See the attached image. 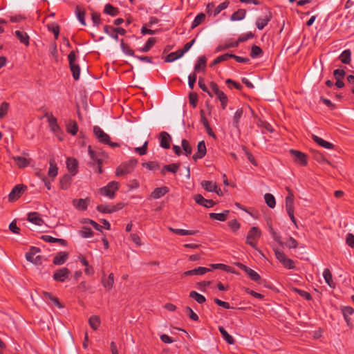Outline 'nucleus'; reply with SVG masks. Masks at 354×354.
Masks as SVG:
<instances>
[{
    "label": "nucleus",
    "instance_id": "f257e3e1",
    "mask_svg": "<svg viewBox=\"0 0 354 354\" xmlns=\"http://www.w3.org/2000/svg\"><path fill=\"white\" fill-rule=\"evenodd\" d=\"M137 162H138L136 159H131L128 162L121 164L117 167L115 175L117 176H120L131 173L133 171Z\"/></svg>",
    "mask_w": 354,
    "mask_h": 354
},
{
    "label": "nucleus",
    "instance_id": "f03ea898",
    "mask_svg": "<svg viewBox=\"0 0 354 354\" xmlns=\"http://www.w3.org/2000/svg\"><path fill=\"white\" fill-rule=\"evenodd\" d=\"M261 236V232L257 227H252L248 232L246 243L253 248H257V242Z\"/></svg>",
    "mask_w": 354,
    "mask_h": 354
},
{
    "label": "nucleus",
    "instance_id": "7ed1b4c3",
    "mask_svg": "<svg viewBox=\"0 0 354 354\" xmlns=\"http://www.w3.org/2000/svg\"><path fill=\"white\" fill-rule=\"evenodd\" d=\"M68 59L69 62V66L71 71L73 74V77L75 80H77L80 78V66L76 63V55L74 50L70 52L68 55Z\"/></svg>",
    "mask_w": 354,
    "mask_h": 354
},
{
    "label": "nucleus",
    "instance_id": "20e7f679",
    "mask_svg": "<svg viewBox=\"0 0 354 354\" xmlns=\"http://www.w3.org/2000/svg\"><path fill=\"white\" fill-rule=\"evenodd\" d=\"M209 86L212 90V93H213L217 97V98L221 102L222 109H225L227 106L228 101L227 95L219 89L218 86L214 82H211L209 84Z\"/></svg>",
    "mask_w": 354,
    "mask_h": 354
},
{
    "label": "nucleus",
    "instance_id": "39448f33",
    "mask_svg": "<svg viewBox=\"0 0 354 354\" xmlns=\"http://www.w3.org/2000/svg\"><path fill=\"white\" fill-rule=\"evenodd\" d=\"M118 189L119 183L116 181H111L106 186L100 188L99 192L100 194L107 196L109 198H113L115 197V193Z\"/></svg>",
    "mask_w": 354,
    "mask_h": 354
},
{
    "label": "nucleus",
    "instance_id": "423d86ee",
    "mask_svg": "<svg viewBox=\"0 0 354 354\" xmlns=\"http://www.w3.org/2000/svg\"><path fill=\"white\" fill-rule=\"evenodd\" d=\"M276 258L282 263L287 269H294L295 265L294 261L288 258L286 254L281 250L276 248L274 250Z\"/></svg>",
    "mask_w": 354,
    "mask_h": 354
},
{
    "label": "nucleus",
    "instance_id": "0eeeda50",
    "mask_svg": "<svg viewBox=\"0 0 354 354\" xmlns=\"http://www.w3.org/2000/svg\"><path fill=\"white\" fill-rule=\"evenodd\" d=\"M290 153L293 157V160L297 164L299 165L300 166L304 167L306 166L308 164L307 160V156L305 153L303 152L295 150V149H290Z\"/></svg>",
    "mask_w": 354,
    "mask_h": 354
},
{
    "label": "nucleus",
    "instance_id": "6e6552de",
    "mask_svg": "<svg viewBox=\"0 0 354 354\" xmlns=\"http://www.w3.org/2000/svg\"><path fill=\"white\" fill-rule=\"evenodd\" d=\"M344 318L350 328L354 326V309L350 306L344 307L342 309Z\"/></svg>",
    "mask_w": 354,
    "mask_h": 354
},
{
    "label": "nucleus",
    "instance_id": "1a4fd4ad",
    "mask_svg": "<svg viewBox=\"0 0 354 354\" xmlns=\"http://www.w3.org/2000/svg\"><path fill=\"white\" fill-rule=\"evenodd\" d=\"M26 189V187L22 185H17L14 187L8 195V201L10 202H14L17 201L19 198H20Z\"/></svg>",
    "mask_w": 354,
    "mask_h": 354
},
{
    "label": "nucleus",
    "instance_id": "9d476101",
    "mask_svg": "<svg viewBox=\"0 0 354 354\" xmlns=\"http://www.w3.org/2000/svg\"><path fill=\"white\" fill-rule=\"evenodd\" d=\"M93 133L99 142L104 144L109 143V136L98 126L93 127Z\"/></svg>",
    "mask_w": 354,
    "mask_h": 354
},
{
    "label": "nucleus",
    "instance_id": "9b49d317",
    "mask_svg": "<svg viewBox=\"0 0 354 354\" xmlns=\"http://www.w3.org/2000/svg\"><path fill=\"white\" fill-rule=\"evenodd\" d=\"M88 153L90 155L92 162L90 163L91 166L95 167V171L98 174L102 173V160L101 159L95 158V152L91 149V147H88Z\"/></svg>",
    "mask_w": 354,
    "mask_h": 354
},
{
    "label": "nucleus",
    "instance_id": "f8f14e48",
    "mask_svg": "<svg viewBox=\"0 0 354 354\" xmlns=\"http://www.w3.org/2000/svg\"><path fill=\"white\" fill-rule=\"evenodd\" d=\"M123 207L122 203H118L115 205H99L97 206V210L102 213L111 214L121 209Z\"/></svg>",
    "mask_w": 354,
    "mask_h": 354
},
{
    "label": "nucleus",
    "instance_id": "ddd939ff",
    "mask_svg": "<svg viewBox=\"0 0 354 354\" xmlns=\"http://www.w3.org/2000/svg\"><path fill=\"white\" fill-rule=\"evenodd\" d=\"M70 270L66 268H63L56 270L53 274V279L57 281L64 282L68 278Z\"/></svg>",
    "mask_w": 354,
    "mask_h": 354
},
{
    "label": "nucleus",
    "instance_id": "4468645a",
    "mask_svg": "<svg viewBox=\"0 0 354 354\" xmlns=\"http://www.w3.org/2000/svg\"><path fill=\"white\" fill-rule=\"evenodd\" d=\"M101 282L103 287L107 290H111L114 284V274L113 273H110L109 276L106 277V274L103 273Z\"/></svg>",
    "mask_w": 354,
    "mask_h": 354
},
{
    "label": "nucleus",
    "instance_id": "2eb2a0df",
    "mask_svg": "<svg viewBox=\"0 0 354 354\" xmlns=\"http://www.w3.org/2000/svg\"><path fill=\"white\" fill-rule=\"evenodd\" d=\"M237 266L241 270H243L252 281H258L259 280H260V275L254 270L241 263H239Z\"/></svg>",
    "mask_w": 354,
    "mask_h": 354
},
{
    "label": "nucleus",
    "instance_id": "dca6fc26",
    "mask_svg": "<svg viewBox=\"0 0 354 354\" xmlns=\"http://www.w3.org/2000/svg\"><path fill=\"white\" fill-rule=\"evenodd\" d=\"M90 201L91 199L88 197L84 199H73L72 201V204L77 209L80 211H84L87 209Z\"/></svg>",
    "mask_w": 354,
    "mask_h": 354
},
{
    "label": "nucleus",
    "instance_id": "f3484780",
    "mask_svg": "<svg viewBox=\"0 0 354 354\" xmlns=\"http://www.w3.org/2000/svg\"><path fill=\"white\" fill-rule=\"evenodd\" d=\"M160 140V146L163 149H169L170 148V142L171 140V138L170 135L166 131L160 132L159 135Z\"/></svg>",
    "mask_w": 354,
    "mask_h": 354
},
{
    "label": "nucleus",
    "instance_id": "a211bd4d",
    "mask_svg": "<svg viewBox=\"0 0 354 354\" xmlns=\"http://www.w3.org/2000/svg\"><path fill=\"white\" fill-rule=\"evenodd\" d=\"M206 152L207 149L205 141H200L197 145V152L193 155L192 158L194 160L203 158L206 155Z\"/></svg>",
    "mask_w": 354,
    "mask_h": 354
},
{
    "label": "nucleus",
    "instance_id": "6ab92c4d",
    "mask_svg": "<svg viewBox=\"0 0 354 354\" xmlns=\"http://www.w3.org/2000/svg\"><path fill=\"white\" fill-rule=\"evenodd\" d=\"M209 271H211L210 268L205 267H198L196 268L184 272L183 276L187 277L192 275H203Z\"/></svg>",
    "mask_w": 354,
    "mask_h": 354
},
{
    "label": "nucleus",
    "instance_id": "aec40b11",
    "mask_svg": "<svg viewBox=\"0 0 354 354\" xmlns=\"http://www.w3.org/2000/svg\"><path fill=\"white\" fill-rule=\"evenodd\" d=\"M66 167L72 176H75L78 172V161L74 158H67Z\"/></svg>",
    "mask_w": 354,
    "mask_h": 354
},
{
    "label": "nucleus",
    "instance_id": "412c9836",
    "mask_svg": "<svg viewBox=\"0 0 354 354\" xmlns=\"http://www.w3.org/2000/svg\"><path fill=\"white\" fill-rule=\"evenodd\" d=\"M194 198L196 203L207 208L212 207L215 205L214 201L205 198L201 194H196Z\"/></svg>",
    "mask_w": 354,
    "mask_h": 354
},
{
    "label": "nucleus",
    "instance_id": "4be33fe9",
    "mask_svg": "<svg viewBox=\"0 0 354 354\" xmlns=\"http://www.w3.org/2000/svg\"><path fill=\"white\" fill-rule=\"evenodd\" d=\"M272 13L269 12L264 17L258 18L256 21L257 28L259 30L263 29L272 19Z\"/></svg>",
    "mask_w": 354,
    "mask_h": 354
},
{
    "label": "nucleus",
    "instance_id": "5701e85b",
    "mask_svg": "<svg viewBox=\"0 0 354 354\" xmlns=\"http://www.w3.org/2000/svg\"><path fill=\"white\" fill-rule=\"evenodd\" d=\"M68 258V253L66 252H58L53 259V263L57 266L63 265Z\"/></svg>",
    "mask_w": 354,
    "mask_h": 354
},
{
    "label": "nucleus",
    "instance_id": "b1692460",
    "mask_svg": "<svg viewBox=\"0 0 354 354\" xmlns=\"http://www.w3.org/2000/svg\"><path fill=\"white\" fill-rule=\"evenodd\" d=\"M169 191V188L166 186L157 187L151 192V196L154 199H158L165 196Z\"/></svg>",
    "mask_w": 354,
    "mask_h": 354
},
{
    "label": "nucleus",
    "instance_id": "393cba45",
    "mask_svg": "<svg viewBox=\"0 0 354 354\" xmlns=\"http://www.w3.org/2000/svg\"><path fill=\"white\" fill-rule=\"evenodd\" d=\"M27 220L32 223L37 225H41L44 223V220L40 216V214L38 212H30L28 214Z\"/></svg>",
    "mask_w": 354,
    "mask_h": 354
},
{
    "label": "nucleus",
    "instance_id": "a878e982",
    "mask_svg": "<svg viewBox=\"0 0 354 354\" xmlns=\"http://www.w3.org/2000/svg\"><path fill=\"white\" fill-rule=\"evenodd\" d=\"M12 158L15 160L19 168L26 167L30 164L31 162L30 159H28L22 156H12Z\"/></svg>",
    "mask_w": 354,
    "mask_h": 354
},
{
    "label": "nucleus",
    "instance_id": "bb28decb",
    "mask_svg": "<svg viewBox=\"0 0 354 354\" xmlns=\"http://www.w3.org/2000/svg\"><path fill=\"white\" fill-rule=\"evenodd\" d=\"M287 192H288V196L286 198V209H294V194L291 189L288 187L286 188Z\"/></svg>",
    "mask_w": 354,
    "mask_h": 354
},
{
    "label": "nucleus",
    "instance_id": "cd10ccee",
    "mask_svg": "<svg viewBox=\"0 0 354 354\" xmlns=\"http://www.w3.org/2000/svg\"><path fill=\"white\" fill-rule=\"evenodd\" d=\"M45 117L48 118V122L51 130L54 132L57 131L59 129V125L56 118H55L52 113H46Z\"/></svg>",
    "mask_w": 354,
    "mask_h": 354
},
{
    "label": "nucleus",
    "instance_id": "c85d7f7f",
    "mask_svg": "<svg viewBox=\"0 0 354 354\" xmlns=\"http://www.w3.org/2000/svg\"><path fill=\"white\" fill-rule=\"evenodd\" d=\"M243 109H239L234 113V115L232 118V125L239 131H240L239 123H240V120L243 116Z\"/></svg>",
    "mask_w": 354,
    "mask_h": 354
},
{
    "label": "nucleus",
    "instance_id": "c756f323",
    "mask_svg": "<svg viewBox=\"0 0 354 354\" xmlns=\"http://www.w3.org/2000/svg\"><path fill=\"white\" fill-rule=\"evenodd\" d=\"M15 35L21 43L24 44L26 46L29 45L30 37L26 32L21 30H16L15 32Z\"/></svg>",
    "mask_w": 354,
    "mask_h": 354
},
{
    "label": "nucleus",
    "instance_id": "7c9ffc66",
    "mask_svg": "<svg viewBox=\"0 0 354 354\" xmlns=\"http://www.w3.org/2000/svg\"><path fill=\"white\" fill-rule=\"evenodd\" d=\"M312 139L317 144H318L319 145H320L321 147H322L324 148L330 149H333L334 147V145L332 143L324 140V139L318 137L316 135H314V134L312 135Z\"/></svg>",
    "mask_w": 354,
    "mask_h": 354
},
{
    "label": "nucleus",
    "instance_id": "2f4dec72",
    "mask_svg": "<svg viewBox=\"0 0 354 354\" xmlns=\"http://www.w3.org/2000/svg\"><path fill=\"white\" fill-rule=\"evenodd\" d=\"M180 167L179 163H172L169 165H165L161 169V174L162 175H165L167 171L171 172L173 174H176Z\"/></svg>",
    "mask_w": 354,
    "mask_h": 354
},
{
    "label": "nucleus",
    "instance_id": "473e14b6",
    "mask_svg": "<svg viewBox=\"0 0 354 354\" xmlns=\"http://www.w3.org/2000/svg\"><path fill=\"white\" fill-rule=\"evenodd\" d=\"M169 230L181 236H187V235H194L196 233H198V230H183V229H176L173 228L171 227H168Z\"/></svg>",
    "mask_w": 354,
    "mask_h": 354
},
{
    "label": "nucleus",
    "instance_id": "72a5a7b5",
    "mask_svg": "<svg viewBox=\"0 0 354 354\" xmlns=\"http://www.w3.org/2000/svg\"><path fill=\"white\" fill-rule=\"evenodd\" d=\"M207 59L205 56H201L198 57L197 62L194 66L195 72H199L200 71H205L206 68Z\"/></svg>",
    "mask_w": 354,
    "mask_h": 354
},
{
    "label": "nucleus",
    "instance_id": "f704fd0d",
    "mask_svg": "<svg viewBox=\"0 0 354 354\" xmlns=\"http://www.w3.org/2000/svg\"><path fill=\"white\" fill-rule=\"evenodd\" d=\"M49 165L50 167L48 171V176L53 179L57 175L58 168L57 167L55 161L53 159L50 160Z\"/></svg>",
    "mask_w": 354,
    "mask_h": 354
},
{
    "label": "nucleus",
    "instance_id": "c9c22d12",
    "mask_svg": "<svg viewBox=\"0 0 354 354\" xmlns=\"http://www.w3.org/2000/svg\"><path fill=\"white\" fill-rule=\"evenodd\" d=\"M75 13L77 19L83 25L86 26V21H85V15L86 12L84 9L82 8L80 6H77L75 8Z\"/></svg>",
    "mask_w": 354,
    "mask_h": 354
},
{
    "label": "nucleus",
    "instance_id": "e433bc0d",
    "mask_svg": "<svg viewBox=\"0 0 354 354\" xmlns=\"http://www.w3.org/2000/svg\"><path fill=\"white\" fill-rule=\"evenodd\" d=\"M229 210H225L222 213H210L209 218L212 219L218 220L220 221H225L227 218V215L229 214Z\"/></svg>",
    "mask_w": 354,
    "mask_h": 354
},
{
    "label": "nucleus",
    "instance_id": "4c0bfd02",
    "mask_svg": "<svg viewBox=\"0 0 354 354\" xmlns=\"http://www.w3.org/2000/svg\"><path fill=\"white\" fill-rule=\"evenodd\" d=\"M66 131L68 133L75 136L78 131V126L75 120H70L66 124Z\"/></svg>",
    "mask_w": 354,
    "mask_h": 354
},
{
    "label": "nucleus",
    "instance_id": "58836bf2",
    "mask_svg": "<svg viewBox=\"0 0 354 354\" xmlns=\"http://www.w3.org/2000/svg\"><path fill=\"white\" fill-rule=\"evenodd\" d=\"M323 276L324 278V280L326 283L330 287L333 288L335 287V283L333 280V276L329 269L326 268L324 270Z\"/></svg>",
    "mask_w": 354,
    "mask_h": 354
},
{
    "label": "nucleus",
    "instance_id": "ea45409f",
    "mask_svg": "<svg viewBox=\"0 0 354 354\" xmlns=\"http://www.w3.org/2000/svg\"><path fill=\"white\" fill-rule=\"evenodd\" d=\"M71 180H72V178L71 177V176H69L68 174L64 175L60 179V181H59L60 188L62 189H67L71 185Z\"/></svg>",
    "mask_w": 354,
    "mask_h": 354
},
{
    "label": "nucleus",
    "instance_id": "a19ab883",
    "mask_svg": "<svg viewBox=\"0 0 354 354\" xmlns=\"http://www.w3.org/2000/svg\"><path fill=\"white\" fill-rule=\"evenodd\" d=\"M104 12L111 16H117L119 14L118 8L113 6L110 3H107L104 6Z\"/></svg>",
    "mask_w": 354,
    "mask_h": 354
},
{
    "label": "nucleus",
    "instance_id": "79ce46f5",
    "mask_svg": "<svg viewBox=\"0 0 354 354\" xmlns=\"http://www.w3.org/2000/svg\"><path fill=\"white\" fill-rule=\"evenodd\" d=\"M201 185L206 191L212 192L216 189V183L210 180H203Z\"/></svg>",
    "mask_w": 354,
    "mask_h": 354
},
{
    "label": "nucleus",
    "instance_id": "37998d69",
    "mask_svg": "<svg viewBox=\"0 0 354 354\" xmlns=\"http://www.w3.org/2000/svg\"><path fill=\"white\" fill-rule=\"evenodd\" d=\"M218 330H219L223 338L228 344H233L234 343V339L232 337V336H231L223 326H219Z\"/></svg>",
    "mask_w": 354,
    "mask_h": 354
},
{
    "label": "nucleus",
    "instance_id": "c03bdc74",
    "mask_svg": "<svg viewBox=\"0 0 354 354\" xmlns=\"http://www.w3.org/2000/svg\"><path fill=\"white\" fill-rule=\"evenodd\" d=\"M246 15V11L244 9H239L237 11L234 12L231 17L230 19L232 21H239L245 18Z\"/></svg>",
    "mask_w": 354,
    "mask_h": 354
},
{
    "label": "nucleus",
    "instance_id": "a18cd8bd",
    "mask_svg": "<svg viewBox=\"0 0 354 354\" xmlns=\"http://www.w3.org/2000/svg\"><path fill=\"white\" fill-rule=\"evenodd\" d=\"M351 53L350 50H344L341 55H339V58L340 61L346 64H348L351 62Z\"/></svg>",
    "mask_w": 354,
    "mask_h": 354
},
{
    "label": "nucleus",
    "instance_id": "49530a36",
    "mask_svg": "<svg viewBox=\"0 0 354 354\" xmlns=\"http://www.w3.org/2000/svg\"><path fill=\"white\" fill-rule=\"evenodd\" d=\"M189 297L192 298L200 304H203L206 301V299L203 295L194 290H192L189 292Z\"/></svg>",
    "mask_w": 354,
    "mask_h": 354
},
{
    "label": "nucleus",
    "instance_id": "de8ad7c7",
    "mask_svg": "<svg viewBox=\"0 0 354 354\" xmlns=\"http://www.w3.org/2000/svg\"><path fill=\"white\" fill-rule=\"evenodd\" d=\"M205 15L203 12L199 13L194 18V19L192 24L191 28L194 29L198 26L201 24L205 21Z\"/></svg>",
    "mask_w": 354,
    "mask_h": 354
},
{
    "label": "nucleus",
    "instance_id": "09e8293b",
    "mask_svg": "<svg viewBox=\"0 0 354 354\" xmlns=\"http://www.w3.org/2000/svg\"><path fill=\"white\" fill-rule=\"evenodd\" d=\"M88 323H89L90 326L93 330H95L99 328V326L100 325V319L97 315H92L88 319Z\"/></svg>",
    "mask_w": 354,
    "mask_h": 354
},
{
    "label": "nucleus",
    "instance_id": "8fccbe9b",
    "mask_svg": "<svg viewBox=\"0 0 354 354\" xmlns=\"http://www.w3.org/2000/svg\"><path fill=\"white\" fill-rule=\"evenodd\" d=\"M264 199L267 205L270 208H274L276 205L275 198L271 194L267 193L264 195Z\"/></svg>",
    "mask_w": 354,
    "mask_h": 354
},
{
    "label": "nucleus",
    "instance_id": "3c124183",
    "mask_svg": "<svg viewBox=\"0 0 354 354\" xmlns=\"http://www.w3.org/2000/svg\"><path fill=\"white\" fill-rule=\"evenodd\" d=\"M155 43H156V38L151 37L147 40V41L145 44V46L142 48H140L139 50L142 53H147L152 48V46L155 44Z\"/></svg>",
    "mask_w": 354,
    "mask_h": 354
},
{
    "label": "nucleus",
    "instance_id": "603ef678",
    "mask_svg": "<svg viewBox=\"0 0 354 354\" xmlns=\"http://www.w3.org/2000/svg\"><path fill=\"white\" fill-rule=\"evenodd\" d=\"M182 56H183V55H181V53L178 50L176 51V52H172V53H169L166 57L165 62H172L179 59Z\"/></svg>",
    "mask_w": 354,
    "mask_h": 354
},
{
    "label": "nucleus",
    "instance_id": "864d4df0",
    "mask_svg": "<svg viewBox=\"0 0 354 354\" xmlns=\"http://www.w3.org/2000/svg\"><path fill=\"white\" fill-rule=\"evenodd\" d=\"M40 252V249L36 247H31L28 252L26 253V259L28 261H32L35 255Z\"/></svg>",
    "mask_w": 354,
    "mask_h": 354
},
{
    "label": "nucleus",
    "instance_id": "5fc2aeb1",
    "mask_svg": "<svg viewBox=\"0 0 354 354\" xmlns=\"http://www.w3.org/2000/svg\"><path fill=\"white\" fill-rule=\"evenodd\" d=\"M181 145L186 156H188L192 153V147L186 139L182 140Z\"/></svg>",
    "mask_w": 354,
    "mask_h": 354
},
{
    "label": "nucleus",
    "instance_id": "6e6d98bb",
    "mask_svg": "<svg viewBox=\"0 0 354 354\" xmlns=\"http://www.w3.org/2000/svg\"><path fill=\"white\" fill-rule=\"evenodd\" d=\"M48 29L49 31H51L53 32L55 39H57L59 34V26L57 24L52 23L50 24H48Z\"/></svg>",
    "mask_w": 354,
    "mask_h": 354
},
{
    "label": "nucleus",
    "instance_id": "4d7b16f0",
    "mask_svg": "<svg viewBox=\"0 0 354 354\" xmlns=\"http://www.w3.org/2000/svg\"><path fill=\"white\" fill-rule=\"evenodd\" d=\"M112 29H114V28L111 26L106 25L104 26V32L110 35L115 41H118V35L115 32H113Z\"/></svg>",
    "mask_w": 354,
    "mask_h": 354
},
{
    "label": "nucleus",
    "instance_id": "13d9d810",
    "mask_svg": "<svg viewBox=\"0 0 354 354\" xmlns=\"http://www.w3.org/2000/svg\"><path fill=\"white\" fill-rule=\"evenodd\" d=\"M120 46H121L122 51L125 54H127L129 56H133V57L136 56L134 55V51L132 49H131L130 47L127 44H124L123 39H122L120 41Z\"/></svg>",
    "mask_w": 354,
    "mask_h": 354
},
{
    "label": "nucleus",
    "instance_id": "bf43d9fd",
    "mask_svg": "<svg viewBox=\"0 0 354 354\" xmlns=\"http://www.w3.org/2000/svg\"><path fill=\"white\" fill-rule=\"evenodd\" d=\"M230 53H225L222 55L217 57L213 62L210 64V66L212 67L222 62L226 61L230 58Z\"/></svg>",
    "mask_w": 354,
    "mask_h": 354
},
{
    "label": "nucleus",
    "instance_id": "052dcab7",
    "mask_svg": "<svg viewBox=\"0 0 354 354\" xmlns=\"http://www.w3.org/2000/svg\"><path fill=\"white\" fill-rule=\"evenodd\" d=\"M262 53H263V51L259 46H256V45H253L252 46L251 51H250V56L252 58H256V57L261 55Z\"/></svg>",
    "mask_w": 354,
    "mask_h": 354
},
{
    "label": "nucleus",
    "instance_id": "680f3d73",
    "mask_svg": "<svg viewBox=\"0 0 354 354\" xmlns=\"http://www.w3.org/2000/svg\"><path fill=\"white\" fill-rule=\"evenodd\" d=\"M79 234L83 238H88L93 236V232L91 229L86 227H84L79 231Z\"/></svg>",
    "mask_w": 354,
    "mask_h": 354
},
{
    "label": "nucleus",
    "instance_id": "e2e57ef3",
    "mask_svg": "<svg viewBox=\"0 0 354 354\" xmlns=\"http://www.w3.org/2000/svg\"><path fill=\"white\" fill-rule=\"evenodd\" d=\"M142 166L149 170H157L160 168V165L157 162L150 161L142 163Z\"/></svg>",
    "mask_w": 354,
    "mask_h": 354
},
{
    "label": "nucleus",
    "instance_id": "0e129e2a",
    "mask_svg": "<svg viewBox=\"0 0 354 354\" xmlns=\"http://www.w3.org/2000/svg\"><path fill=\"white\" fill-rule=\"evenodd\" d=\"M313 158L317 160V162H326L328 164H330V162L329 161H328L327 160H326L325 157L324 156V155L319 152V151H313Z\"/></svg>",
    "mask_w": 354,
    "mask_h": 354
},
{
    "label": "nucleus",
    "instance_id": "69168bd1",
    "mask_svg": "<svg viewBox=\"0 0 354 354\" xmlns=\"http://www.w3.org/2000/svg\"><path fill=\"white\" fill-rule=\"evenodd\" d=\"M229 2L228 1H224L220 5H218L217 7H216L214 9L213 15L214 16H216L218 15L222 10H225L228 7Z\"/></svg>",
    "mask_w": 354,
    "mask_h": 354
},
{
    "label": "nucleus",
    "instance_id": "338daca9",
    "mask_svg": "<svg viewBox=\"0 0 354 354\" xmlns=\"http://www.w3.org/2000/svg\"><path fill=\"white\" fill-rule=\"evenodd\" d=\"M91 19H92L93 25L95 26H97V27L99 26V25L100 24V22H101L100 14L97 13L96 12H94V11L92 12Z\"/></svg>",
    "mask_w": 354,
    "mask_h": 354
},
{
    "label": "nucleus",
    "instance_id": "774afa93",
    "mask_svg": "<svg viewBox=\"0 0 354 354\" xmlns=\"http://www.w3.org/2000/svg\"><path fill=\"white\" fill-rule=\"evenodd\" d=\"M286 245L290 249H295L297 248L298 242L293 237H289L286 242Z\"/></svg>",
    "mask_w": 354,
    "mask_h": 354
}]
</instances>
